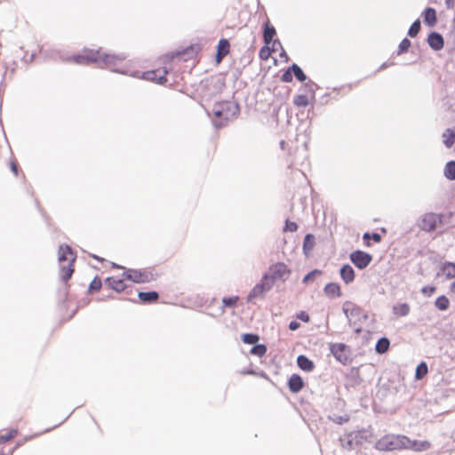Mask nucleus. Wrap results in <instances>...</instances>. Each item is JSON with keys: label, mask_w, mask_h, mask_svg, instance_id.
Masks as SVG:
<instances>
[{"label": "nucleus", "mask_w": 455, "mask_h": 455, "mask_svg": "<svg viewBox=\"0 0 455 455\" xmlns=\"http://www.w3.org/2000/svg\"><path fill=\"white\" fill-rule=\"evenodd\" d=\"M376 447L380 451L410 449L415 451H421L426 449L427 442L411 440L405 435H389L380 438Z\"/></svg>", "instance_id": "obj_1"}, {"label": "nucleus", "mask_w": 455, "mask_h": 455, "mask_svg": "<svg viewBox=\"0 0 455 455\" xmlns=\"http://www.w3.org/2000/svg\"><path fill=\"white\" fill-rule=\"evenodd\" d=\"M126 59V56L122 53L116 54H104L100 55V51L85 50L82 54L73 55L68 59L79 65H88L91 63H98L99 67H111L116 66L118 62Z\"/></svg>", "instance_id": "obj_2"}, {"label": "nucleus", "mask_w": 455, "mask_h": 455, "mask_svg": "<svg viewBox=\"0 0 455 455\" xmlns=\"http://www.w3.org/2000/svg\"><path fill=\"white\" fill-rule=\"evenodd\" d=\"M290 275L291 270L283 262H277L271 265L263 276L267 277V281L270 283L273 287L276 281L281 280L284 282L289 278Z\"/></svg>", "instance_id": "obj_3"}, {"label": "nucleus", "mask_w": 455, "mask_h": 455, "mask_svg": "<svg viewBox=\"0 0 455 455\" xmlns=\"http://www.w3.org/2000/svg\"><path fill=\"white\" fill-rule=\"evenodd\" d=\"M219 106L220 108H223L224 122L213 120L212 123L216 128H222L228 124L229 120L236 117L239 115L240 108L238 103L234 101H224L219 103Z\"/></svg>", "instance_id": "obj_4"}, {"label": "nucleus", "mask_w": 455, "mask_h": 455, "mask_svg": "<svg viewBox=\"0 0 455 455\" xmlns=\"http://www.w3.org/2000/svg\"><path fill=\"white\" fill-rule=\"evenodd\" d=\"M330 351L337 361L343 365L347 364L350 360V347L344 343L330 344Z\"/></svg>", "instance_id": "obj_5"}, {"label": "nucleus", "mask_w": 455, "mask_h": 455, "mask_svg": "<svg viewBox=\"0 0 455 455\" xmlns=\"http://www.w3.org/2000/svg\"><path fill=\"white\" fill-rule=\"evenodd\" d=\"M350 261L359 269L366 268L372 261V256L361 250H356L350 253Z\"/></svg>", "instance_id": "obj_6"}, {"label": "nucleus", "mask_w": 455, "mask_h": 455, "mask_svg": "<svg viewBox=\"0 0 455 455\" xmlns=\"http://www.w3.org/2000/svg\"><path fill=\"white\" fill-rule=\"evenodd\" d=\"M122 277L133 283H148L152 279V274L137 269H128L122 274Z\"/></svg>", "instance_id": "obj_7"}, {"label": "nucleus", "mask_w": 455, "mask_h": 455, "mask_svg": "<svg viewBox=\"0 0 455 455\" xmlns=\"http://www.w3.org/2000/svg\"><path fill=\"white\" fill-rule=\"evenodd\" d=\"M271 289V283L267 281V277L262 276L260 282L257 283L249 293L247 301L252 302L254 299L263 297V295Z\"/></svg>", "instance_id": "obj_8"}, {"label": "nucleus", "mask_w": 455, "mask_h": 455, "mask_svg": "<svg viewBox=\"0 0 455 455\" xmlns=\"http://www.w3.org/2000/svg\"><path fill=\"white\" fill-rule=\"evenodd\" d=\"M168 71L164 69L149 70L142 73V78L148 81L156 82L159 84H164L167 82L166 75Z\"/></svg>", "instance_id": "obj_9"}, {"label": "nucleus", "mask_w": 455, "mask_h": 455, "mask_svg": "<svg viewBox=\"0 0 455 455\" xmlns=\"http://www.w3.org/2000/svg\"><path fill=\"white\" fill-rule=\"evenodd\" d=\"M275 28L269 23L268 20H267L264 24L263 41L267 45L272 44L273 51H275V45H279L280 47H282L281 42L278 39L274 40V36H275Z\"/></svg>", "instance_id": "obj_10"}, {"label": "nucleus", "mask_w": 455, "mask_h": 455, "mask_svg": "<svg viewBox=\"0 0 455 455\" xmlns=\"http://www.w3.org/2000/svg\"><path fill=\"white\" fill-rule=\"evenodd\" d=\"M342 309L345 315L348 319L350 325L352 324L353 319H359L361 317L362 309L350 301H346Z\"/></svg>", "instance_id": "obj_11"}, {"label": "nucleus", "mask_w": 455, "mask_h": 455, "mask_svg": "<svg viewBox=\"0 0 455 455\" xmlns=\"http://www.w3.org/2000/svg\"><path fill=\"white\" fill-rule=\"evenodd\" d=\"M105 284L116 292H121L127 289V285L124 283V278H115L113 276L105 279Z\"/></svg>", "instance_id": "obj_12"}, {"label": "nucleus", "mask_w": 455, "mask_h": 455, "mask_svg": "<svg viewBox=\"0 0 455 455\" xmlns=\"http://www.w3.org/2000/svg\"><path fill=\"white\" fill-rule=\"evenodd\" d=\"M362 382V379L360 376V371L356 367H352L347 376H346V383L347 386L355 387Z\"/></svg>", "instance_id": "obj_13"}, {"label": "nucleus", "mask_w": 455, "mask_h": 455, "mask_svg": "<svg viewBox=\"0 0 455 455\" xmlns=\"http://www.w3.org/2000/svg\"><path fill=\"white\" fill-rule=\"evenodd\" d=\"M287 385L291 393H299L304 387V381L299 375L292 374L288 379Z\"/></svg>", "instance_id": "obj_14"}, {"label": "nucleus", "mask_w": 455, "mask_h": 455, "mask_svg": "<svg viewBox=\"0 0 455 455\" xmlns=\"http://www.w3.org/2000/svg\"><path fill=\"white\" fill-rule=\"evenodd\" d=\"M75 260L76 257H72L67 266L60 265V279L65 283L72 277L75 271L73 267Z\"/></svg>", "instance_id": "obj_15"}, {"label": "nucleus", "mask_w": 455, "mask_h": 455, "mask_svg": "<svg viewBox=\"0 0 455 455\" xmlns=\"http://www.w3.org/2000/svg\"><path fill=\"white\" fill-rule=\"evenodd\" d=\"M340 277L345 283L349 284L355 280V270L353 267L346 264L341 267L339 270Z\"/></svg>", "instance_id": "obj_16"}, {"label": "nucleus", "mask_w": 455, "mask_h": 455, "mask_svg": "<svg viewBox=\"0 0 455 455\" xmlns=\"http://www.w3.org/2000/svg\"><path fill=\"white\" fill-rule=\"evenodd\" d=\"M428 45L435 51L441 50L444 45V41H443V36L440 34L435 33V32L429 34L428 35Z\"/></svg>", "instance_id": "obj_17"}, {"label": "nucleus", "mask_w": 455, "mask_h": 455, "mask_svg": "<svg viewBox=\"0 0 455 455\" xmlns=\"http://www.w3.org/2000/svg\"><path fill=\"white\" fill-rule=\"evenodd\" d=\"M297 364L302 371L307 372H311L315 369L314 362L304 355H299L297 357Z\"/></svg>", "instance_id": "obj_18"}, {"label": "nucleus", "mask_w": 455, "mask_h": 455, "mask_svg": "<svg viewBox=\"0 0 455 455\" xmlns=\"http://www.w3.org/2000/svg\"><path fill=\"white\" fill-rule=\"evenodd\" d=\"M357 435L353 432L348 433L344 438L340 437L339 442L340 445L348 451H351L355 448V443L358 444L359 442L355 441Z\"/></svg>", "instance_id": "obj_19"}, {"label": "nucleus", "mask_w": 455, "mask_h": 455, "mask_svg": "<svg viewBox=\"0 0 455 455\" xmlns=\"http://www.w3.org/2000/svg\"><path fill=\"white\" fill-rule=\"evenodd\" d=\"M72 257H76L72 251V248L68 245H60L59 248V261L60 265H64L65 261L70 260Z\"/></svg>", "instance_id": "obj_20"}, {"label": "nucleus", "mask_w": 455, "mask_h": 455, "mask_svg": "<svg viewBox=\"0 0 455 455\" xmlns=\"http://www.w3.org/2000/svg\"><path fill=\"white\" fill-rule=\"evenodd\" d=\"M323 291L331 299L341 296L340 286L337 283H329L325 285Z\"/></svg>", "instance_id": "obj_21"}, {"label": "nucleus", "mask_w": 455, "mask_h": 455, "mask_svg": "<svg viewBox=\"0 0 455 455\" xmlns=\"http://www.w3.org/2000/svg\"><path fill=\"white\" fill-rule=\"evenodd\" d=\"M138 297L140 299L141 302L145 304H150L153 302L157 301L159 299L158 292L152 291H139Z\"/></svg>", "instance_id": "obj_22"}, {"label": "nucleus", "mask_w": 455, "mask_h": 455, "mask_svg": "<svg viewBox=\"0 0 455 455\" xmlns=\"http://www.w3.org/2000/svg\"><path fill=\"white\" fill-rule=\"evenodd\" d=\"M439 275H444L447 279L455 278V263H444L440 268Z\"/></svg>", "instance_id": "obj_23"}, {"label": "nucleus", "mask_w": 455, "mask_h": 455, "mask_svg": "<svg viewBox=\"0 0 455 455\" xmlns=\"http://www.w3.org/2000/svg\"><path fill=\"white\" fill-rule=\"evenodd\" d=\"M315 236L312 234H307L303 240V251L308 255L315 246Z\"/></svg>", "instance_id": "obj_24"}, {"label": "nucleus", "mask_w": 455, "mask_h": 455, "mask_svg": "<svg viewBox=\"0 0 455 455\" xmlns=\"http://www.w3.org/2000/svg\"><path fill=\"white\" fill-rule=\"evenodd\" d=\"M389 346H390L389 339L386 337H382L377 341L376 346H375V351L378 354H384L388 350Z\"/></svg>", "instance_id": "obj_25"}, {"label": "nucleus", "mask_w": 455, "mask_h": 455, "mask_svg": "<svg viewBox=\"0 0 455 455\" xmlns=\"http://www.w3.org/2000/svg\"><path fill=\"white\" fill-rule=\"evenodd\" d=\"M443 144L447 148H451L455 141V132L451 129H447L443 134Z\"/></svg>", "instance_id": "obj_26"}, {"label": "nucleus", "mask_w": 455, "mask_h": 455, "mask_svg": "<svg viewBox=\"0 0 455 455\" xmlns=\"http://www.w3.org/2000/svg\"><path fill=\"white\" fill-rule=\"evenodd\" d=\"M444 176L450 180H455V161H450L444 167Z\"/></svg>", "instance_id": "obj_27"}, {"label": "nucleus", "mask_w": 455, "mask_h": 455, "mask_svg": "<svg viewBox=\"0 0 455 455\" xmlns=\"http://www.w3.org/2000/svg\"><path fill=\"white\" fill-rule=\"evenodd\" d=\"M291 69L292 70V73L294 76L299 80V82H305L307 80V76L304 73V71L301 69V68L297 65L296 63H293L291 66Z\"/></svg>", "instance_id": "obj_28"}, {"label": "nucleus", "mask_w": 455, "mask_h": 455, "mask_svg": "<svg viewBox=\"0 0 455 455\" xmlns=\"http://www.w3.org/2000/svg\"><path fill=\"white\" fill-rule=\"evenodd\" d=\"M230 44L228 39H220L218 44L219 55L227 56L229 52Z\"/></svg>", "instance_id": "obj_29"}, {"label": "nucleus", "mask_w": 455, "mask_h": 455, "mask_svg": "<svg viewBox=\"0 0 455 455\" xmlns=\"http://www.w3.org/2000/svg\"><path fill=\"white\" fill-rule=\"evenodd\" d=\"M435 305L439 310L443 311L449 307L450 301L446 296L442 295L435 299Z\"/></svg>", "instance_id": "obj_30"}, {"label": "nucleus", "mask_w": 455, "mask_h": 455, "mask_svg": "<svg viewBox=\"0 0 455 455\" xmlns=\"http://www.w3.org/2000/svg\"><path fill=\"white\" fill-rule=\"evenodd\" d=\"M410 307L408 304L403 303L396 306H394L393 312L394 314L401 316L407 315L409 314Z\"/></svg>", "instance_id": "obj_31"}, {"label": "nucleus", "mask_w": 455, "mask_h": 455, "mask_svg": "<svg viewBox=\"0 0 455 455\" xmlns=\"http://www.w3.org/2000/svg\"><path fill=\"white\" fill-rule=\"evenodd\" d=\"M363 239L365 242L366 245L370 246L371 245L370 243H369L370 239H372L375 243H380L381 240H382V237L378 233H369V232H366V233H364L363 235Z\"/></svg>", "instance_id": "obj_32"}, {"label": "nucleus", "mask_w": 455, "mask_h": 455, "mask_svg": "<svg viewBox=\"0 0 455 455\" xmlns=\"http://www.w3.org/2000/svg\"><path fill=\"white\" fill-rule=\"evenodd\" d=\"M259 339V335L254 333H244L242 336V340L245 344L255 345Z\"/></svg>", "instance_id": "obj_33"}, {"label": "nucleus", "mask_w": 455, "mask_h": 455, "mask_svg": "<svg viewBox=\"0 0 455 455\" xmlns=\"http://www.w3.org/2000/svg\"><path fill=\"white\" fill-rule=\"evenodd\" d=\"M421 28V22L419 20H415L410 27L408 30V36L411 37H415Z\"/></svg>", "instance_id": "obj_34"}, {"label": "nucleus", "mask_w": 455, "mask_h": 455, "mask_svg": "<svg viewBox=\"0 0 455 455\" xmlns=\"http://www.w3.org/2000/svg\"><path fill=\"white\" fill-rule=\"evenodd\" d=\"M267 352V347L263 344H255L251 349V354L258 355L259 357L263 356Z\"/></svg>", "instance_id": "obj_35"}, {"label": "nucleus", "mask_w": 455, "mask_h": 455, "mask_svg": "<svg viewBox=\"0 0 455 455\" xmlns=\"http://www.w3.org/2000/svg\"><path fill=\"white\" fill-rule=\"evenodd\" d=\"M293 103L297 107H307L309 102L307 95L299 94L293 98Z\"/></svg>", "instance_id": "obj_36"}, {"label": "nucleus", "mask_w": 455, "mask_h": 455, "mask_svg": "<svg viewBox=\"0 0 455 455\" xmlns=\"http://www.w3.org/2000/svg\"><path fill=\"white\" fill-rule=\"evenodd\" d=\"M427 375V363L426 362H421L417 369H416V372H415V378L417 379H423L425 376Z\"/></svg>", "instance_id": "obj_37"}, {"label": "nucleus", "mask_w": 455, "mask_h": 455, "mask_svg": "<svg viewBox=\"0 0 455 455\" xmlns=\"http://www.w3.org/2000/svg\"><path fill=\"white\" fill-rule=\"evenodd\" d=\"M101 287H102V282H101L100 278L98 276H95L93 278V280L91 282L88 290L90 292L92 293V292L100 291L101 289Z\"/></svg>", "instance_id": "obj_38"}, {"label": "nucleus", "mask_w": 455, "mask_h": 455, "mask_svg": "<svg viewBox=\"0 0 455 455\" xmlns=\"http://www.w3.org/2000/svg\"><path fill=\"white\" fill-rule=\"evenodd\" d=\"M321 274H322L321 270L314 269V270L310 271L309 273H307L303 277L302 283H307L309 282H313L315 279V277L320 275Z\"/></svg>", "instance_id": "obj_39"}, {"label": "nucleus", "mask_w": 455, "mask_h": 455, "mask_svg": "<svg viewBox=\"0 0 455 455\" xmlns=\"http://www.w3.org/2000/svg\"><path fill=\"white\" fill-rule=\"evenodd\" d=\"M329 419L336 424L342 425L343 423H346L349 420V416L347 414H345V415H335L334 414L332 416H330Z\"/></svg>", "instance_id": "obj_40"}, {"label": "nucleus", "mask_w": 455, "mask_h": 455, "mask_svg": "<svg viewBox=\"0 0 455 455\" xmlns=\"http://www.w3.org/2000/svg\"><path fill=\"white\" fill-rule=\"evenodd\" d=\"M272 52H274L273 47L270 48L269 45L265 44V46L261 47L259 50V58L261 60H267L270 57Z\"/></svg>", "instance_id": "obj_41"}, {"label": "nucleus", "mask_w": 455, "mask_h": 455, "mask_svg": "<svg viewBox=\"0 0 455 455\" xmlns=\"http://www.w3.org/2000/svg\"><path fill=\"white\" fill-rule=\"evenodd\" d=\"M17 434H18L17 430L12 429V430H10L8 433H6L4 435H0V443H7L8 441H10L12 438H14L17 435Z\"/></svg>", "instance_id": "obj_42"}, {"label": "nucleus", "mask_w": 455, "mask_h": 455, "mask_svg": "<svg viewBox=\"0 0 455 455\" xmlns=\"http://www.w3.org/2000/svg\"><path fill=\"white\" fill-rule=\"evenodd\" d=\"M411 44V41L408 38H403L398 46L397 54L400 55L406 52Z\"/></svg>", "instance_id": "obj_43"}, {"label": "nucleus", "mask_w": 455, "mask_h": 455, "mask_svg": "<svg viewBox=\"0 0 455 455\" xmlns=\"http://www.w3.org/2000/svg\"><path fill=\"white\" fill-rule=\"evenodd\" d=\"M237 300H238V297L237 296L225 297L222 299V303H223L224 307H232L235 306Z\"/></svg>", "instance_id": "obj_44"}, {"label": "nucleus", "mask_w": 455, "mask_h": 455, "mask_svg": "<svg viewBox=\"0 0 455 455\" xmlns=\"http://www.w3.org/2000/svg\"><path fill=\"white\" fill-rule=\"evenodd\" d=\"M297 229H298V225L295 222L286 220L285 226L283 228L284 232H295V231H297Z\"/></svg>", "instance_id": "obj_45"}, {"label": "nucleus", "mask_w": 455, "mask_h": 455, "mask_svg": "<svg viewBox=\"0 0 455 455\" xmlns=\"http://www.w3.org/2000/svg\"><path fill=\"white\" fill-rule=\"evenodd\" d=\"M212 112H213V115L215 116V117L219 118L220 120L219 121H223L224 122V113H223V108H220V107L219 106V104H216L212 109Z\"/></svg>", "instance_id": "obj_46"}, {"label": "nucleus", "mask_w": 455, "mask_h": 455, "mask_svg": "<svg viewBox=\"0 0 455 455\" xmlns=\"http://www.w3.org/2000/svg\"><path fill=\"white\" fill-rule=\"evenodd\" d=\"M292 70L291 67L282 75L281 81L284 83H291L292 81Z\"/></svg>", "instance_id": "obj_47"}, {"label": "nucleus", "mask_w": 455, "mask_h": 455, "mask_svg": "<svg viewBox=\"0 0 455 455\" xmlns=\"http://www.w3.org/2000/svg\"><path fill=\"white\" fill-rule=\"evenodd\" d=\"M304 86L307 89L308 92L312 93V97L315 98V89L318 88V85L313 81L309 80L304 84Z\"/></svg>", "instance_id": "obj_48"}, {"label": "nucleus", "mask_w": 455, "mask_h": 455, "mask_svg": "<svg viewBox=\"0 0 455 455\" xmlns=\"http://www.w3.org/2000/svg\"><path fill=\"white\" fill-rule=\"evenodd\" d=\"M435 22V11L428 7V25H433Z\"/></svg>", "instance_id": "obj_49"}, {"label": "nucleus", "mask_w": 455, "mask_h": 455, "mask_svg": "<svg viewBox=\"0 0 455 455\" xmlns=\"http://www.w3.org/2000/svg\"><path fill=\"white\" fill-rule=\"evenodd\" d=\"M297 318L305 322V323H308L309 320H310V317H309V315L305 312V311H300L298 315H297Z\"/></svg>", "instance_id": "obj_50"}, {"label": "nucleus", "mask_w": 455, "mask_h": 455, "mask_svg": "<svg viewBox=\"0 0 455 455\" xmlns=\"http://www.w3.org/2000/svg\"><path fill=\"white\" fill-rule=\"evenodd\" d=\"M418 226L421 230H427V214L421 216V219L419 221Z\"/></svg>", "instance_id": "obj_51"}, {"label": "nucleus", "mask_w": 455, "mask_h": 455, "mask_svg": "<svg viewBox=\"0 0 455 455\" xmlns=\"http://www.w3.org/2000/svg\"><path fill=\"white\" fill-rule=\"evenodd\" d=\"M300 327V323H298L297 321H291L290 323H289V329L291 331H296L298 330L299 328Z\"/></svg>", "instance_id": "obj_52"}, {"label": "nucleus", "mask_w": 455, "mask_h": 455, "mask_svg": "<svg viewBox=\"0 0 455 455\" xmlns=\"http://www.w3.org/2000/svg\"><path fill=\"white\" fill-rule=\"evenodd\" d=\"M11 169L13 172V173L17 176L18 175V165L15 163H12Z\"/></svg>", "instance_id": "obj_53"}, {"label": "nucleus", "mask_w": 455, "mask_h": 455, "mask_svg": "<svg viewBox=\"0 0 455 455\" xmlns=\"http://www.w3.org/2000/svg\"><path fill=\"white\" fill-rule=\"evenodd\" d=\"M421 18L424 23H427V8L421 12Z\"/></svg>", "instance_id": "obj_54"}, {"label": "nucleus", "mask_w": 455, "mask_h": 455, "mask_svg": "<svg viewBox=\"0 0 455 455\" xmlns=\"http://www.w3.org/2000/svg\"><path fill=\"white\" fill-rule=\"evenodd\" d=\"M450 291L451 294L455 295V281L451 283Z\"/></svg>", "instance_id": "obj_55"}, {"label": "nucleus", "mask_w": 455, "mask_h": 455, "mask_svg": "<svg viewBox=\"0 0 455 455\" xmlns=\"http://www.w3.org/2000/svg\"><path fill=\"white\" fill-rule=\"evenodd\" d=\"M224 57L225 56L219 55V52H217V53H216V60H217V62H220L223 60Z\"/></svg>", "instance_id": "obj_56"}, {"label": "nucleus", "mask_w": 455, "mask_h": 455, "mask_svg": "<svg viewBox=\"0 0 455 455\" xmlns=\"http://www.w3.org/2000/svg\"><path fill=\"white\" fill-rule=\"evenodd\" d=\"M92 257L94 258L95 259H97L98 261H100V262H102L104 260V259H102V258H100V257H99L97 255H94V254H92Z\"/></svg>", "instance_id": "obj_57"}, {"label": "nucleus", "mask_w": 455, "mask_h": 455, "mask_svg": "<svg viewBox=\"0 0 455 455\" xmlns=\"http://www.w3.org/2000/svg\"><path fill=\"white\" fill-rule=\"evenodd\" d=\"M190 52H194V48H193V47L188 48V49L185 51L184 54H188V55Z\"/></svg>", "instance_id": "obj_58"}, {"label": "nucleus", "mask_w": 455, "mask_h": 455, "mask_svg": "<svg viewBox=\"0 0 455 455\" xmlns=\"http://www.w3.org/2000/svg\"><path fill=\"white\" fill-rule=\"evenodd\" d=\"M445 3L447 6L450 8L453 4V0H445Z\"/></svg>", "instance_id": "obj_59"}, {"label": "nucleus", "mask_w": 455, "mask_h": 455, "mask_svg": "<svg viewBox=\"0 0 455 455\" xmlns=\"http://www.w3.org/2000/svg\"><path fill=\"white\" fill-rule=\"evenodd\" d=\"M420 291H421V292H422L423 294H427V285H426V286H423V287L421 288V290H420Z\"/></svg>", "instance_id": "obj_60"}, {"label": "nucleus", "mask_w": 455, "mask_h": 455, "mask_svg": "<svg viewBox=\"0 0 455 455\" xmlns=\"http://www.w3.org/2000/svg\"><path fill=\"white\" fill-rule=\"evenodd\" d=\"M387 67H388V64L385 62V63H383V64L380 66L379 69H384V68H387Z\"/></svg>", "instance_id": "obj_61"}, {"label": "nucleus", "mask_w": 455, "mask_h": 455, "mask_svg": "<svg viewBox=\"0 0 455 455\" xmlns=\"http://www.w3.org/2000/svg\"><path fill=\"white\" fill-rule=\"evenodd\" d=\"M112 267H114V268H123V267H121V266H119V265H117L116 263H112Z\"/></svg>", "instance_id": "obj_62"}, {"label": "nucleus", "mask_w": 455, "mask_h": 455, "mask_svg": "<svg viewBox=\"0 0 455 455\" xmlns=\"http://www.w3.org/2000/svg\"><path fill=\"white\" fill-rule=\"evenodd\" d=\"M284 145H285V141H284V140H281V142H280V147H281L282 148H284Z\"/></svg>", "instance_id": "obj_63"}, {"label": "nucleus", "mask_w": 455, "mask_h": 455, "mask_svg": "<svg viewBox=\"0 0 455 455\" xmlns=\"http://www.w3.org/2000/svg\"><path fill=\"white\" fill-rule=\"evenodd\" d=\"M110 298H112V295H108L106 298L99 299V300H105L106 299H110Z\"/></svg>", "instance_id": "obj_64"}]
</instances>
